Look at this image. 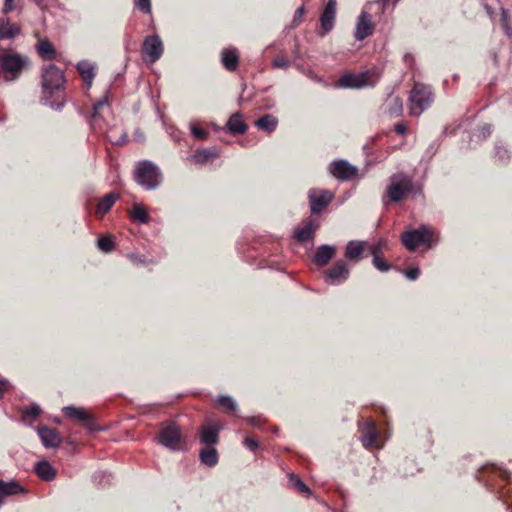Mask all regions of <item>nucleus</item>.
I'll list each match as a JSON object with an SVG mask.
<instances>
[{"mask_svg":"<svg viewBox=\"0 0 512 512\" xmlns=\"http://www.w3.org/2000/svg\"><path fill=\"white\" fill-rule=\"evenodd\" d=\"M66 79L64 72L54 64L47 65L42 68L41 73V87H42V102L53 109L61 110L64 106L63 102L52 101V96L55 91L64 88Z\"/></svg>","mask_w":512,"mask_h":512,"instance_id":"obj_1","label":"nucleus"},{"mask_svg":"<svg viewBox=\"0 0 512 512\" xmlns=\"http://www.w3.org/2000/svg\"><path fill=\"white\" fill-rule=\"evenodd\" d=\"M414 189L413 179L406 173H394L389 178V183L382 196V204L388 207L390 203H398L404 200Z\"/></svg>","mask_w":512,"mask_h":512,"instance_id":"obj_2","label":"nucleus"},{"mask_svg":"<svg viewBox=\"0 0 512 512\" xmlns=\"http://www.w3.org/2000/svg\"><path fill=\"white\" fill-rule=\"evenodd\" d=\"M29 67V58L11 49L0 52V72L7 82L16 81Z\"/></svg>","mask_w":512,"mask_h":512,"instance_id":"obj_3","label":"nucleus"},{"mask_svg":"<svg viewBox=\"0 0 512 512\" xmlns=\"http://www.w3.org/2000/svg\"><path fill=\"white\" fill-rule=\"evenodd\" d=\"M434 101L431 86L416 82L410 91L409 109L412 116H419L427 110Z\"/></svg>","mask_w":512,"mask_h":512,"instance_id":"obj_4","label":"nucleus"},{"mask_svg":"<svg viewBox=\"0 0 512 512\" xmlns=\"http://www.w3.org/2000/svg\"><path fill=\"white\" fill-rule=\"evenodd\" d=\"M134 179L145 190H154L161 184V171L151 161H140L134 171Z\"/></svg>","mask_w":512,"mask_h":512,"instance_id":"obj_5","label":"nucleus"},{"mask_svg":"<svg viewBox=\"0 0 512 512\" xmlns=\"http://www.w3.org/2000/svg\"><path fill=\"white\" fill-rule=\"evenodd\" d=\"M381 78L377 70H367L358 74L346 73L338 80V85L343 88L359 89L375 86Z\"/></svg>","mask_w":512,"mask_h":512,"instance_id":"obj_6","label":"nucleus"},{"mask_svg":"<svg viewBox=\"0 0 512 512\" xmlns=\"http://www.w3.org/2000/svg\"><path fill=\"white\" fill-rule=\"evenodd\" d=\"M431 240V233L425 225L405 231L401 235L402 244L409 251H414L421 244L429 245Z\"/></svg>","mask_w":512,"mask_h":512,"instance_id":"obj_7","label":"nucleus"},{"mask_svg":"<svg viewBox=\"0 0 512 512\" xmlns=\"http://www.w3.org/2000/svg\"><path fill=\"white\" fill-rule=\"evenodd\" d=\"M142 58L146 63H155L163 54V43L156 34L145 37L142 44Z\"/></svg>","mask_w":512,"mask_h":512,"instance_id":"obj_8","label":"nucleus"},{"mask_svg":"<svg viewBox=\"0 0 512 512\" xmlns=\"http://www.w3.org/2000/svg\"><path fill=\"white\" fill-rule=\"evenodd\" d=\"M350 275V270L344 260H338L335 264L323 273L324 281L333 286L344 283Z\"/></svg>","mask_w":512,"mask_h":512,"instance_id":"obj_9","label":"nucleus"},{"mask_svg":"<svg viewBox=\"0 0 512 512\" xmlns=\"http://www.w3.org/2000/svg\"><path fill=\"white\" fill-rule=\"evenodd\" d=\"M334 199V194L329 190L312 188L308 192L310 210L313 214H319Z\"/></svg>","mask_w":512,"mask_h":512,"instance_id":"obj_10","label":"nucleus"},{"mask_svg":"<svg viewBox=\"0 0 512 512\" xmlns=\"http://www.w3.org/2000/svg\"><path fill=\"white\" fill-rule=\"evenodd\" d=\"M336 7V0H328L325 4L320 15V29L318 31L320 37L326 36L333 30L336 19Z\"/></svg>","mask_w":512,"mask_h":512,"instance_id":"obj_11","label":"nucleus"},{"mask_svg":"<svg viewBox=\"0 0 512 512\" xmlns=\"http://www.w3.org/2000/svg\"><path fill=\"white\" fill-rule=\"evenodd\" d=\"M158 441L161 445L172 451L179 450V443L181 441L180 428L175 424L167 425L161 429L158 435Z\"/></svg>","mask_w":512,"mask_h":512,"instance_id":"obj_12","label":"nucleus"},{"mask_svg":"<svg viewBox=\"0 0 512 512\" xmlns=\"http://www.w3.org/2000/svg\"><path fill=\"white\" fill-rule=\"evenodd\" d=\"M374 32V24L372 22L371 14L366 10H362L357 18V23L354 31V37L358 41H363Z\"/></svg>","mask_w":512,"mask_h":512,"instance_id":"obj_13","label":"nucleus"},{"mask_svg":"<svg viewBox=\"0 0 512 512\" xmlns=\"http://www.w3.org/2000/svg\"><path fill=\"white\" fill-rule=\"evenodd\" d=\"M329 172L336 179L347 181L354 178L357 175L358 170L346 160H338L330 164Z\"/></svg>","mask_w":512,"mask_h":512,"instance_id":"obj_14","label":"nucleus"},{"mask_svg":"<svg viewBox=\"0 0 512 512\" xmlns=\"http://www.w3.org/2000/svg\"><path fill=\"white\" fill-rule=\"evenodd\" d=\"M36 431L45 448L50 449L60 446L62 438L56 429L48 426H38Z\"/></svg>","mask_w":512,"mask_h":512,"instance_id":"obj_15","label":"nucleus"},{"mask_svg":"<svg viewBox=\"0 0 512 512\" xmlns=\"http://www.w3.org/2000/svg\"><path fill=\"white\" fill-rule=\"evenodd\" d=\"M318 227L319 223L316 219L308 218L295 229L294 237L300 243L312 240Z\"/></svg>","mask_w":512,"mask_h":512,"instance_id":"obj_16","label":"nucleus"},{"mask_svg":"<svg viewBox=\"0 0 512 512\" xmlns=\"http://www.w3.org/2000/svg\"><path fill=\"white\" fill-rule=\"evenodd\" d=\"M62 411L66 417L83 422L89 430H93L92 417L84 408L66 406L62 409Z\"/></svg>","mask_w":512,"mask_h":512,"instance_id":"obj_17","label":"nucleus"},{"mask_svg":"<svg viewBox=\"0 0 512 512\" xmlns=\"http://www.w3.org/2000/svg\"><path fill=\"white\" fill-rule=\"evenodd\" d=\"M384 113L389 115L390 117H399L403 112V101L402 99L394 95L393 93H389L386 100L383 103Z\"/></svg>","mask_w":512,"mask_h":512,"instance_id":"obj_18","label":"nucleus"},{"mask_svg":"<svg viewBox=\"0 0 512 512\" xmlns=\"http://www.w3.org/2000/svg\"><path fill=\"white\" fill-rule=\"evenodd\" d=\"M220 427L212 424L200 429V443L205 446L213 447L219 442Z\"/></svg>","mask_w":512,"mask_h":512,"instance_id":"obj_19","label":"nucleus"},{"mask_svg":"<svg viewBox=\"0 0 512 512\" xmlns=\"http://www.w3.org/2000/svg\"><path fill=\"white\" fill-rule=\"evenodd\" d=\"M335 252L334 246L322 244L317 248L313 256V262L316 266L323 267L334 257Z\"/></svg>","mask_w":512,"mask_h":512,"instance_id":"obj_20","label":"nucleus"},{"mask_svg":"<svg viewBox=\"0 0 512 512\" xmlns=\"http://www.w3.org/2000/svg\"><path fill=\"white\" fill-rule=\"evenodd\" d=\"M119 199L120 194L114 191L104 195L97 203L95 215L102 218Z\"/></svg>","mask_w":512,"mask_h":512,"instance_id":"obj_21","label":"nucleus"},{"mask_svg":"<svg viewBox=\"0 0 512 512\" xmlns=\"http://www.w3.org/2000/svg\"><path fill=\"white\" fill-rule=\"evenodd\" d=\"M20 32V27L16 24H12L8 17H0V41L13 39L18 36Z\"/></svg>","mask_w":512,"mask_h":512,"instance_id":"obj_22","label":"nucleus"},{"mask_svg":"<svg viewBox=\"0 0 512 512\" xmlns=\"http://www.w3.org/2000/svg\"><path fill=\"white\" fill-rule=\"evenodd\" d=\"M96 66L87 60H81L76 64V70L81 75L83 81L87 84L88 88L91 87L95 73Z\"/></svg>","mask_w":512,"mask_h":512,"instance_id":"obj_23","label":"nucleus"},{"mask_svg":"<svg viewBox=\"0 0 512 512\" xmlns=\"http://www.w3.org/2000/svg\"><path fill=\"white\" fill-rule=\"evenodd\" d=\"M221 63L228 71H235L239 63V55L235 48H225L221 52Z\"/></svg>","mask_w":512,"mask_h":512,"instance_id":"obj_24","label":"nucleus"},{"mask_svg":"<svg viewBox=\"0 0 512 512\" xmlns=\"http://www.w3.org/2000/svg\"><path fill=\"white\" fill-rule=\"evenodd\" d=\"M199 460L207 467H215L219 461V455L214 447L205 446L199 452Z\"/></svg>","mask_w":512,"mask_h":512,"instance_id":"obj_25","label":"nucleus"},{"mask_svg":"<svg viewBox=\"0 0 512 512\" xmlns=\"http://www.w3.org/2000/svg\"><path fill=\"white\" fill-rule=\"evenodd\" d=\"M227 128L230 133L241 135L247 131L248 126L243 121L241 113H234L228 119Z\"/></svg>","mask_w":512,"mask_h":512,"instance_id":"obj_26","label":"nucleus"},{"mask_svg":"<svg viewBox=\"0 0 512 512\" xmlns=\"http://www.w3.org/2000/svg\"><path fill=\"white\" fill-rule=\"evenodd\" d=\"M219 156V152L215 147L198 149L191 156V159L197 164H206Z\"/></svg>","mask_w":512,"mask_h":512,"instance_id":"obj_27","label":"nucleus"},{"mask_svg":"<svg viewBox=\"0 0 512 512\" xmlns=\"http://www.w3.org/2000/svg\"><path fill=\"white\" fill-rule=\"evenodd\" d=\"M365 243L363 241L351 240L345 247V257L351 261H358L364 252Z\"/></svg>","mask_w":512,"mask_h":512,"instance_id":"obj_28","label":"nucleus"},{"mask_svg":"<svg viewBox=\"0 0 512 512\" xmlns=\"http://www.w3.org/2000/svg\"><path fill=\"white\" fill-rule=\"evenodd\" d=\"M38 55L46 61L54 60L56 58L57 52L52 45V43L48 39H43L39 41L36 46Z\"/></svg>","mask_w":512,"mask_h":512,"instance_id":"obj_29","label":"nucleus"},{"mask_svg":"<svg viewBox=\"0 0 512 512\" xmlns=\"http://www.w3.org/2000/svg\"><path fill=\"white\" fill-rule=\"evenodd\" d=\"M35 473L45 481H51L56 477V470L45 460L36 463Z\"/></svg>","mask_w":512,"mask_h":512,"instance_id":"obj_30","label":"nucleus"},{"mask_svg":"<svg viewBox=\"0 0 512 512\" xmlns=\"http://www.w3.org/2000/svg\"><path fill=\"white\" fill-rule=\"evenodd\" d=\"M25 489L16 480L5 482L2 480L0 484V496H11L24 493Z\"/></svg>","mask_w":512,"mask_h":512,"instance_id":"obj_31","label":"nucleus"},{"mask_svg":"<svg viewBox=\"0 0 512 512\" xmlns=\"http://www.w3.org/2000/svg\"><path fill=\"white\" fill-rule=\"evenodd\" d=\"M366 432L361 436L360 440L364 447H372L378 439V432L373 422H366Z\"/></svg>","mask_w":512,"mask_h":512,"instance_id":"obj_32","label":"nucleus"},{"mask_svg":"<svg viewBox=\"0 0 512 512\" xmlns=\"http://www.w3.org/2000/svg\"><path fill=\"white\" fill-rule=\"evenodd\" d=\"M255 125L259 129L266 131L268 133H271L276 129V127L278 125V120L275 116H273L271 114H266V115L262 116L261 118H259L255 122Z\"/></svg>","mask_w":512,"mask_h":512,"instance_id":"obj_33","label":"nucleus"},{"mask_svg":"<svg viewBox=\"0 0 512 512\" xmlns=\"http://www.w3.org/2000/svg\"><path fill=\"white\" fill-rule=\"evenodd\" d=\"M41 413V408L37 404H31L22 409L23 422L31 426Z\"/></svg>","mask_w":512,"mask_h":512,"instance_id":"obj_34","label":"nucleus"},{"mask_svg":"<svg viewBox=\"0 0 512 512\" xmlns=\"http://www.w3.org/2000/svg\"><path fill=\"white\" fill-rule=\"evenodd\" d=\"M131 219L140 224H147L150 220V216L142 204H136L133 207Z\"/></svg>","mask_w":512,"mask_h":512,"instance_id":"obj_35","label":"nucleus"},{"mask_svg":"<svg viewBox=\"0 0 512 512\" xmlns=\"http://www.w3.org/2000/svg\"><path fill=\"white\" fill-rule=\"evenodd\" d=\"M288 485L301 494H310L309 487L294 473L288 474Z\"/></svg>","mask_w":512,"mask_h":512,"instance_id":"obj_36","label":"nucleus"},{"mask_svg":"<svg viewBox=\"0 0 512 512\" xmlns=\"http://www.w3.org/2000/svg\"><path fill=\"white\" fill-rule=\"evenodd\" d=\"M511 158V152L501 143H497L494 147L495 161L506 164Z\"/></svg>","mask_w":512,"mask_h":512,"instance_id":"obj_37","label":"nucleus"},{"mask_svg":"<svg viewBox=\"0 0 512 512\" xmlns=\"http://www.w3.org/2000/svg\"><path fill=\"white\" fill-rule=\"evenodd\" d=\"M501 24L506 36L512 38V14L509 15L508 10L503 7L501 8Z\"/></svg>","mask_w":512,"mask_h":512,"instance_id":"obj_38","label":"nucleus"},{"mask_svg":"<svg viewBox=\"0 0 512 512\" xmlns=\"http://www.w3.org/2000/svg\"><path fill=\"white\" fill-rule=\"evenodd\" d=\"M216 402L218 405H220L222 408L226 409L229 412H234L237 410L236 401L228 395H220L217 398Z\"/></svg>","mask_w":512,"mask_h":512,"instance_id":"obj_39","label":"nucleus"},{"mask_svg":"<svg viewBox=\"0 0 512 512\" xmlns=\"http://www.w3.org/2000/svg\"><path fill=\"white\" fill-rule=\"evenodd\" d=\"M112 479V474L104 471L95 472L92 476L93 482L99 486H105L110 484Z\"/></svg>","mask_w":512,"mask_h":512,"instance_id":"obj_40","label":"nucleus"},{"mask_svg":"<svg viewBox=\"0 0 512 512\" xmlns=\"http://www.w3.org/2000/svg\"><path fill=\"white\" fill-rule=\"evenodd\" d=\"M97 246L101 251L109 253L114 249V242L110 236H104L98 239Z\"/></svg>","mask_w":512,"mask_h":512,"instance_id":"obj_41","label":"nucleus"},{"mask_svg":"<svg viewBox=\"0 0 512 512\" xmlns=\"http://www.w3.org/2000/svg\"><path fill=\"white\" fill-rule=\"evenodd\" d=\"M387 246V241L384 238L379 239L376 243L369 247V252L372 257L382 256L384 248Z\"/></svg>","mask_w":512,"mask_h":512,"instance_id":"obj_42","label":"nucleus"},{"mask_svg":"<svg viewBox=\"0 0 512 512\" xmlns=\"http://www.w3.org/2000/svg\"><path fill=\"white\" fill-rule=\"evenodd\" d=\"M372 264L381 272H387L391 268V265L382 256L373 257Z\"/></svg>","mask_w":512,"mask_h":512,"instance_id":"obj_43","label":"nucleus"},{"mask_svg":"<svg viewBox=\"0 0 512 512\" xmlns=\"http://www.w3.org/2000/svg\"><path fill=\"white\" fill-rule=\"evenodd\" d=\"M191 134L198 140H205L209 136V132L201 127H199L195 123H191L190 125Z\"/></svg>","mask_w":512,"mask_h":512,"instance_id":"obj_44","label":"nucleus"},{"mask_svg":"<svg viewBox=\"0 0 512 512\" xmlns=\"http://www.w3.org/2000/svg\"><path fill=\"white\" fill-rule=\"evenodd\" d=\"M134 6L144 14L151 13V0H134Z\"/></svg>","mask_w":512,"mask_h":512,"instance_id":"obj_45","label":"nucleus"},{"mask_svg":"<svg viewBox=\"0 0 512 512\" xmlns=\"http://www.w3.org/2000/svg\"><path fill=\"white\" fill-rule=\"evenodd\" d=\"M290 65L291 62L283 56H277L272 61V67L275 69H287Z\"/></svg>","mask_w":512,"mask_h":512,"instance_id":"obj_46","label":"nucleus"},{"mask_svg":"<svg viewBox=\"0 0 512 512\" xmlns=\"http://www.w3.org/2000/svg\"><path fill=\"white\" fill-rule=\"evenodd\" d=\"M389 0H376L368 2L365 7L368 9H371L372 6H377L380 13H384L386 9V5L388 4Z\"/></svg>","mask_w":512,"mask_h":512,"instance_id":"obj_47","label":"nucleus"},{"mask_svg":"<svg viewBox=\"0 0 512 512\" xmlns=\"http://www.w3.org/2000/svg\"><path fill=\"white\" fill-rule=\"evenodd\" d=\"M243 445L252 452H255L259 448V442L251 437H246L243 440Z\"/></svg>","mask_w":512,"mask_h":512,"instance_id":"obj_48","label":"nucleus"},{"mask_svg":"<svg viewBox=\"0 0 512 512\" xmlns=\"http://www.w3.org/2000/svg\"><path fill=\"white\" fill-rule=\"evenodd\" d=\"M403 273L409 280H416L420 275V269L418 267H411L404 270Z\"/></svg>","mask_w":512,"mask_h":512,"instance_id":"obj_49","label":"nucleus"},{"mask_svg":"<svg viewBox=\"0 0 512 512\" xmlns=\"http://www.w3.org/2000/svg\"><path fill=\"white\" fill-rule=\"evenodd\" d=\"M107 104V99L104 98V99H101L99 101H97L96 103L93 104V112H92V117L94 119L97 118L98 116V113H99V110L104 107L105 105Z\"/></svg>","mask_w":512,"mask_h":512,"instance_id":"obj_50","label":"nucleus"},{"mask_svg":"<svg viewBox=\"0 0 512 512\" xmlns=\"http://www.w3.org/2000/svg\"><path fill=\"white\" fill-rule=\"evenodd\" d=\"M304 12H305V8L304 6H300L296 11H295V14H294V17H293V24L295 26H297L301 21H302V18H303V15H304Z\"/></svg>","mask_w":512,"mask_h":512,"instance_id":"obj_51","label":"nucleus"},{"mask_svg":"<svg viewBox=\"0 0 512 512\" xmlns=\"http://www.w3.org/2000/svg\"><path fill=\"white\" fill-rule=\"evenodd\" d=\"M246 421L253 427H260L264 423V420L261 418V416L247 417Z\"/></svg>","mask_w":512,"mask_h":512,"instance_id":"obj_52","label":"nucleus"},{"mask_svg":"<svg viewBox=\"0 0 512 512\" xmlns=\"http://www.w3.org/2000/svg\"><path fill=\"white\" fill-rule=\"evenodd\" d=\"M108 139H109V141H110L112 144L120 146V145H123L124 143H126V141H127V134H126L125 132H123V133L120 135V137H119L118 139H115V140H114V139L112 138V136L109 134V135H108Z\"/></svg>","mask_w":512,"mask_h":512,"instance_id":"obj_53","label":"nucleus"},{"mask_svg":"<svg viewBox=\"0 0 512 512\" xmlns=\"http://www.w3.org/2000/svg\"><path fill=\"white\" fill-rule=\"evenodd\" d=\"M480 132H481L483 138L489 137L492 133V125L487 124V123L482 125L480 128Z\"/></svg>","mask_w":512,"mask_h":512,"instance_id":"obj_54","label":"nucleus"},{"mask_svg":"<svg viewBox=\"0 0 512 512\" xmlns=\"http://www.w3.org/2000/svg\"><path fill=\"white\" fill-rule=\"evenodd\" d=\"M394 130L396 133L400 135H404L407 132V126L405 122H398L395 124Z\"/></svg>","mask_w":512,"mask_h":512,"instance_id":"obj_55","label":"nucleus"},{"mask_svg":"<svg viewBox=\"0 0 512 512\" xmlns=\"http://www.w3.org/2000/svg\"><path fill=\"white\" fill-rule=\"evenodd\" d=\"M14 3L15 0H5L4 6H3V13L7 14L14 10Z\"/></svg>","mask_w":512,"mask_h":512,"instance_id":"obj_56","label":"nucleus"},{"mask_svg":"<svg viewBox=\"0 0 512 512\" xmlns=\"http://www.w3.org/2000/svg\"><path fill=\"white\" fill-rule=\"evenodd\" d=\"M127 257L132 260L134 263H142V264H145L146 261L144 259H142L139 255L135 254V253H129L127 255Z\"/></svg>","mask_w":512,"mask_h":512,"instance_id":"obj_57","label":"nucleus"},{"mask_svg":"<svg viewBox=\"0 0 512 512\" xmlns=\"http://www.w3.org/2000/svg\"><path fill=\"white\" fill-rule=\"evenodd\" d=\"M484 9H485L486 13L489 15V17L491 19H493V17H494V10H493V8L490 5L485 4L484 5Z\"/></svg>","mask_w":512,"mask_h":512,"instance_id":"obj_58","label":"nucleus"},{"mask_svg":"<svg viewBox=\"0 0 512 512\" xmlns=\"http://www.w3.org/2000/svg\"><path fill=\"white\" fill-rule=\"evenodd\" d=\"M7 384L6 380H0V398L3 395V392L7 389Z\"/></svg>","mask_w":512,"mask_h":512,"instance_id":"obj_59","label":"nucleus"},{"mask_svg":"<svg viewBox=\"0 0 512 512\" xmlns=\"http://www.w3.org/2000/svg\"><path fill=\"white\" fill-rule=\"evenodd\" d=\"M500 471V476L505 478V479H508L509 478V473L507 470H502V469H499Z\"/></svg>","mask_w":512,"mask_h":512,"instance_id":"obj_60","label":"nucleus"},{"mask_svg":"<svg viewBox=\"0 0 512 512\" xmlns=\"http://www.w3.org/2000/svg\"><path fill=\"white\" fill-rule=\"evenodd\" d=\"M32 1L35 2L36 5H38V6H41L43 3V0H32Z\"/></svg>","mask_w":512,"mask_h":512,"instance_id":"obj_61","label":"nucleus"},{"mask_svg":"<svg viewBox=\"0 0 512 512\" xmlns=\"http://www.w3.org/2000/svg\"><path fill=\"white\" fill-rule=\"evenodd\" d=\"M2 504H3V499H2V497L0 496V507L2 506Z\"/></svg>","mask_w":512,"mask_h":512,"instance_id":"obj_62","label":"nucleus"}]
</instances>
